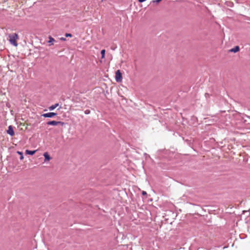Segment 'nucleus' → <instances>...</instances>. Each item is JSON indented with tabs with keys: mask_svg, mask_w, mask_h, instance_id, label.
I'll return each instance as SVG.
<instances>
[{
	"mask_svg": "<svg viewBox=\"0 0 250 250\" xmlns=\"http://www.w3.org/2000/svg\"><path fill=\"white\" fill-rule=\"evenodd\" d=\"M9 41L11 44L15 46H17L18 44L17 41L19 39V36L18 34L14 33L10 34L9 35Z\"/></svg>",
	"mask_w": 250,
	"mask_h": 250,
	"instance_id": "nucleus-1",
	"label": "nucleus"
},
{
	"mask_svg": "<svg viewBox=\"0 0 250 250\" xmlns=\"http://www.w3.org/2000/svg\"><path fill=\"white\" fill-rule=\"evenodd\" d=\"M115 79L117 82H121L122 81V75L120 70H118L115 73Z\"/></svg>",
	"mask_w": 250,
	"mask_h": 250,
	"instance_id": "nucleus-2",
	"label": "nucleus"
},
{
	"mask_svg": "<svg viewBox=\"0 0 250 250\" xmlns=\"http://www.w3.org/2000/svg\"><path fill=\"white\" fill-rule=\"evenodd\" d=\"M47 124L48 125H60L62 126H63L64 125V123L61 121H49L47 123Z\"/></svg>",
	"mask_w": 250,
	"mask_h": 250,
	"instance_id": "nucleus-3",
	"label": "nucleus"
},
{
	"mask_svg": "<svg viewBox=\"0 0 250 250\" xmlns=\"http://www.w3.org/2000/svg\"><path fill=\"white\" fill-rule=\"evenodd\" d=\"M6 133L11 136H13L15 135L14 127L12 125H9L8 127V129L6 130Z\"/></svg>",
	"mask_w": 250,
	"mask_h": 250,
	"instance_id": "nucleus-4",
	"label": "nucleus"
},
{
	"mask_svg": "<svg viewBox=\"0 0 250 250\" xmlns=\"http://www.w3.org/2000/svg\"><path fill=\"white\" fill-rule=\"evenodd\" d=\"M57 115V113L54 112H49L42 114V116L46 118H52Z\"/></svg>",
	"mask_w": 250,
	"mask_h": 250,
	"instance_id": "nucleus-5",
	"label": "nucleus"
},
{
	"mask_svg": "<svg viewBox=\"0 0 250 250\" xmlns=\"http://www.w3.org/2000/svg\"><path fill=\"white\" fill-rule=\"evenodd\" d=\"M240 49V48L238 46H236L234 48H231L229 50V52L236 53L238 52Z\"/></svg>",
	"mask_w": 250,
	"mask_h": 250,
	"instance_id": "nucleus-6",
	"label": "nucleus"
},
{
	"mask_svg": "<svg viewBox=\"0 0 250 250\" xmlns=\"http://www.w3.org/2000/svg\"><path fill=\"white\" fill-rule=\"evenodd\" d=\"M45 160L49 161L51 159V157L47 152H45L43 154Z\"/></svg>",
	"mask_w": 250,
	"mask_h": 250,
	"instance_id": "nucleus-7",
	"label": "nucleus"
},
{
	"mask_svg": "<svg viewBox=\"0 0 250 250\" xmlns=\"http://www.w3.org/2000/svg\"><path fill=\"white\" fill-rule=\"evenodd\" d=\"M58 106H59V104H58V103L55 104H53V105H52L51 106H50L49 107V109L50 110H54L55 108H56Z\"/></svg>",
	"mask_w": 250,
	"mask_h": 250,
	"instance_id": "nucleus-8",
	"label": "nucleus"
},
{
	"mask_svg": "<svg viewBox=\"0 0 250 250\" xmlns=\"http://www.w3.org/2000/svg\"><path fill=\"white\" fill-rule=\"evenodd\" d=\"M36 151V150L31 151L29 150H26L25 151V154L32 155L35 153Z\"/></svg>",
	"mask_w": 250,
	"mask_h": 250,
	"instance_id": "nucleus-9",
	"label": "nucleus"
},
{
	"mask_svg": "<svg viewBox=\"0 0 250 250\" xmlns=\"http://www.w3.org/2000/svg\"><path fill=\"white\" fill-rule=\"evenodd\" d=\"M49 41L48 42L50 43L49 45H51L53 44L54 42H55V40L54 38H53L52 37L49 36Z\"/></svg>",
	"mask_w": 250,
	"mask_h": 250,
	"instance_id": "nucleus-10",
	"label": "nucleus"
},
{
	"mask_svg": "<svg viewBox=\"0 0 250 250\" xmlns=\"http://www.w3.org/2000/svg\"><path fill=\"white\" fill-rule=\"evenodd\" d=\"M105 50L104 49H103L101 50V53L102 55V59H104L105 57Z\"/></svg>",
	"mask_w": 250,
	"mask_h": 250,
	"instance_id": "nucleus-11",
	"label": "nucleus"
},
{
	"mask_svg": "<svg viewBox=\"0 0 250 250\" xmlns=\"http://www.w3.org/2000/svg\"><path fill=\"white\" fill-rule=\"evenodd\" d=\"M21 125H22L23 126H25V128H24V130H26L28 128V125H25L24 124H21Z\"/></svg>",
	"mask_w": 250,
	"mask_h": 250,
	"instance_id": "nucleus-12",
	"label": "nucleus"
},
{
	"mask_svg": "<svg viewBox=\"0 0 250 250\" xmlns=\"http://www.w3.org/2000/svg\"><path fill=\"white\" fill-rule=\"evenodd\" d=\"M162 1V0H152V2L153 3H159L160 2H161Z\"/></svg>",
	"mask_w": 250,
	"mask_h": 250,
	"instance_id": "nucleus-13",
	"label": "nucleus"
},
{
	"mask_svg": "<svg viewBox=\"0 0 250 250\" xmlns=\"http://www.w3.org/2000/svg\"><path fill=\"white\" fill-rule=\"evenodd\" d=\"M65 36L66 37H71L72 36V35L70 33H66Z\"/></svg>",
	"mask_w": 250,
	"mask_h": 250,
	"instance_id": "nucleus-14",
	"label": "nucleus"
},
{
	"mask_svg": "<svg viewBox=\"0 0 250 250\" xmlns=\"http://www.w3.org/2000/svg\"><path fill=\"white\" fill-rule=\"evenodd\" d=\"M90 113V110H88V109H87L86 110L84 111V113L85 114H88Z\"/></svg>",
	"mask_w": 250,
	"mask_h": 250,
	"instance_id": "nucleus-15",
	"label": "nucleus"
},
{
	"mask_svg": "<svg viewBox=\"0 0 250 250\" xmlns=\"http://www.w3.org/2000/svg\"><path fill=\"white\" fill-rule=\"evenodd\" d=\"M18 153H19V154H20L22 155V153H21V152H18ZM20 159H21V160L23 159V156L22 155H21V156Z\"/></svg>",
	"mask_w": 250,
	"mask_h": 250,
	"instance_id": "nucleus-16",
	"label": "nucleus"
},
{
	"mask_svg": "<svg viewBox=\"0 0 250 250\" xmlns=\"http://www.w3.org/2000/svg\"><path fill=\"white\" fill-rule=\"evenodd\" d=\"M60 39H61V40L63 41H65L66 40L65 38H64L63 37H62Z\"/></svg>",
	"mask_w": 250,
	"mask_h": 250,
	"instance_id": "nucleus-17",
	"label": "nucleus"
},
{
	"mask_svg": "<svg viewBox=\"0 0 250 250\" xmlns=\"http://www.w3.org/2000/svg\"><path fill=\"white\" fill-rule=\"evenodd\" d=\"M146 194V192H145V191H143V195H145V194Z\"/></svg>",
	"mask_w": 250,
	"mask_h": 250,
	"instance_id": "nucleus-18",
	"label": "nucleus"
}]
</instances>
